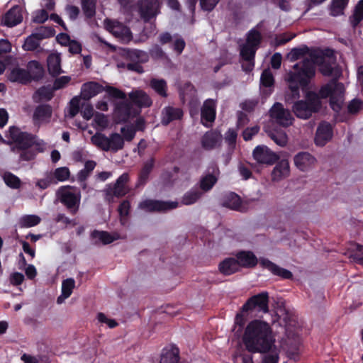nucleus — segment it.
Masks as SVG:
<instances>
[{"mask_svg": "<svg viewBox=\"0 0 363 363\" xmlns=\"http://www.w3.org/2000/svg\"><path fill=\"white\" fill-rule=\"evenodd\" d=\"M262 40V36L261 33L255 28H252L247 33L245 44L258 49Z\"/></svg>", "mask_w": 363, "mask_h": 363, "instance_id": "41", "label": "nucleus"}, {"mask_svg": "<svg viewBox=\"0 0 363 363\" xmlns=\"http://www.w3.org/2000/svg\"><path fill=\"white\" fill-rule=\"evenodd\" d=\"M150 86L160 96L167 97V84L164 79H152Z\"/></svg>", "mask_w": 363, "mask_h": 363, "instance_id": "40", "label": "nucleus"}, {"mask_svg": "<svg viewBox=\"0 0 363 363\" xmlns=\"http://www.w3.org/2000/svg\"><path fill=\"white\" fill-rule=\"evenodd\" d=\"M52 115V108L50 104H40L37 106L33 114V121L35 124L49 122Z\"/></svg>", "mask_w": 363, "mask_h": 363, "instance_id": "24", "label": "nucleus"}, {"mask_svg": "<svg viewBox=\"0 0 363 363\" xmlns=\"http://www.w3.org/2000/svg\"><path fill=\"white\" fill-rule=\"evenodd\" d=\"M70 172L68 167H62L55 169L54 177L59 182H64L69 179Z\"/></svg>", "mask_w": 363, "mask_h": 363, "instance_id": "57", "label": "nucleus"}, {"mask_svg": "<svg viewBox=\"0 0 363 363\" xmlns=\"http://www.w3.org/2000/svg\"><path fill=\"white\" fill-rule=\"evenodd\" d=\"M257 49L250 46L247 44H244L240 48V56L243 60L248 62L249 65L247 69H245V71H250L254 67V60L256 55Z\"/></svg>", "mask_w": 363, "mask_h": 363, "instance_id": "35", "label": "nucleus"}, {"mask_svg": "<svg viewBox=\"0 0 363 363\" xmlns=\"http://www.w3.org/2000/svg\"><path fill=\"white\" fill-rule=\"evenodd\" d=\"M270 138L279 146L284 147L288 142V136L284 131L271 132Z\"/></svg>", "mask_w": 363, "mask_h": 363, "instance_id": "52", "label": "nucleus"}, {"mask_svg": "<svg viewBox=\"0 0 363 363\" xmlns=\"http://www.w3.org/2000/svg\"><path fill=\"white\" fill-rule=\"evenodd\" d=\"M40 41L33 33L26 39L23 48L26 51H34L40 47Z\"/></svg>", "mask_w": 363, "mask_h": 363, "instance_id": "51", "label": "nucleus"}, {"mask_svg": "<svg viewBox=\"0 0 363 363\" xmlns=\"http://www.w3.org/2000/svg\"><path fill=\"white\" fill-rule=\"evenodd\" d=\"M253 157L259 164H273L279 160V156L266 146H257L253 150Z\"/></svg>", "mask_w": 363, "mask_h": 363, "instance_id": "15", "label": "nucleus"}, {"mask_svg": "<svg viewBox=\"0 0 363 363\" xmlns=\"http://www.w3.org/2000/svg\"><path fill=\"white\" fill-rule=\"evenodd\" d=\"M219 272L225 275H232L240 270L235 257H228L224 259L218 264Z\"/></svg>", "mask_w": 363, "mask_h": 363, "instance_id": "30", "label": "nucleus"}, {"mask_svg": "<svg viewBox=\"0 0 363 363\" xmlns=\"http://www.w3.org/2000/svg\"><path fill=\"white\" fill-rule=\"evenodd\" d=\"M345 86L342 83L333 79L330 82L323 86L318 93H316L321 99L330 97V106L335 111H339L344 100Z\"/></svg>", "mask_w": 363, "mask_h": 363, "instance_id": "5", "label": "nucleus"}, {"mask_svg": "<svg viewBox=\"0 0 363 363\" xmlns=\"http://www.w3.org/2000/svg\"><path fill=\"white\" fill-rule=\"evenodd\" d=\"M160 4L158 0H140L139 13L145 22H149L159 13Z\"/></svg>", "mask_w": 363, "mask_h": 363, "instance_id": "12", "label": "nucleus"}, {"mask_svg": "<svg viewBox=\"0 0 363 363\" xmlns=\"http://www.w3.org/2000/svg\"><path fill=\"white\" fill-rule=\"evenodd\" d=\"M106 27L108 30L118 38H125L130 35V29L117 21L106 20Z\"/></svg>", "mask_w": 363, "mask_h": 363, "instance_id": "27", "label": "nucleus"}, {"mask_svg": "<svg viewBox=\"0 0 363 363\" xmlns=\"http://www.w3.org/2000/svg\"><path fill=\"white\" fill-rule=\"evenodd\" d=\"M3 179L5 184L11 189H17L21 186V179L11 172H5L3 175Z\"/></svg>", "mask_w": 363, "mask_h": 363, "instance_id": "48", "label": "nucleus"}, {"mask_svg": "<svg viewBox=\"0 0 363 363\" xmlns=\"http://www.w3.org/2000/svg\"><path fill=\"white\" fill-rule=\"evenodd\" d=\"M155 164V159L150 158L145 162L140 171L137 186L145 185L152 172Z\"/></svg>", "mask_w": 363, "mask_h": 363, "instance_id": "37", "label": "nucleus"}, {"mask_svg": "<svg viewBox=\"0 0 363 363\" xmlns=\"http://www.w3.org/2000/svg\"><path fill=\"white\" fill-rule=\"evenodd\" d=\"M322 103L318 95L314 91H309L304 99L298 100L294 104L292 111L297 118L306 120L313 113L319 112Z\"/></svg>", "mask_w": 363, "mask_h": 363, "instance_id": "4", "label": "nucleus"}, {"mask_svg": "<svg viewBox=\"0 0 363 363\" xmlns=\"http://www.w3.org/2000/svg\"><path fill=\"white\" fill-rule=\"evenodd\" d=\"M363 20V0H359L354 7L352 15L350 17V22L353 28H355Z\"/></svg>", "mask_w": 363, "mask_h": 363, "instance_id": "42", "label": "nucleus"}, {"mask_svg": "<svg viewBox=\"0 0 363 363\" xmlns=\"http://www.w3.org/2000/svg\"><path fill=\"white\" fill-rule=\"evenodd\" d=\"M125 56L131 62H146L149 59L147 52L136 49H128L125 50Z\"/></svg>", "mask_w": 363, "mask_h": 363, "instance_id": "39", "label": "nucleus"}, {"mask_svg": "<svg viewBox=\"0 0 363 363\" xmlns=\"http://www.w3.org/2000/svg\"><path fill=\"white\" fill-rule=\"evenodd\" d=\"M295 37V34L282 33L274 38L275 46L279 47L291 41Z\"/></svg>", "mask_w": 363, "mask_h": 363, "instance_id": "60", "label": "nucleus"}, {"mask_svg": "<svg viewBox=\"0 0 363 363\" xmlns=\"http://www.w3.org/2000/svg\"><path fill=\"white\" fill-rule=\"evenodd\" d=\"M8 79L11 82L27 84L31 82V75L25 69L14 67L8 74Z\"/></svg>", "mask_w": 363, "mask_h": 363, "instance_id": "28", "label": "nucleus"}, {"mask_svg": "<svg viewBox=\"0 0 363 363\" xmlns=\"http://www.w3.org/2000/svg\"><path fill=\"white\" fill-rule=\"evenodd\" d=\"M349 0H333L331 3V14L337 16L342 13L343 10L347 6Z\"/></svg>", "mask_w": 363, "mask_h": 363, "instance_id": "53", "label": "nucleus"}, {"mask_svg": "<svg viewBox=\"0 0 363 363\" xmlns=\"http://www.w3.org/2000/svg\"><path fill=\"white\" fill-rule=\"evenodd\" d=\"M47 64L48 72L52 77H55L62 72L60 54L52 53L49 55L47 59Z\"/></svg>", "mask_w": 363, "mask_h": 363, "instance_id": "31", "label": "nucleus"}, {"mask_svg": "<svg viewBox=\"0 0 363 363\" xmlns=\"http://www.w3.org/2000/svg\"><path fill=\"white\" fill-rule=\"evenodd\" d=\"M269 116L273 122L284 128L289 127L294 121L291 111L279 102H275L270 108Z\"/></svg>", "mask_w": 363, "mask_h": 363, "instance_id": "8", "label": "nucleus"}, {"mask_svg": "<svg viewBox=\"0 0 363 363\" xmlns=\"http://www.w3.org/2000/svg\"><path fill=\"white\" fill-rule=\"evenodd\" d=\"M57 196L70 214H77L81 201V194L78 189L71 186H61L57 191Z\"/></svg>", "mask_w": 363, "mask_h": 363, "instance_id": "6", "label": "nucleus"}, {"mask_svg": "<svg viewBox=\"0 0 363 363\" xmlns=\"http://www.w3.org/2000/svg\"><path fill=\"white\" fill-rule=\"evenodd\" d=\"M313 50H310L307 45H303L301 48H294L289 53L290 60L291 61H296L306 55L310 56V53H311Z\"/></svg>", "mask_w": 363, "mask_h": 363, "instance_id": "50", "label": "nucleus"}, {"mask_svg": "<svg viewBox=\"0 0 363 363\" xmlns=\"http://www.w3.org/2000/svg\"><path fill=\"white\" fill-rule=\"evenodd\" d=\"M41 221L40 218L36 215H25L20 218L18 225L21 228H31L38 225Z\"/></svg>", "mask_w": 363, "mask_h": 363, "instance_id": "44", "label": "nucleus"}, {"mask_svg": "<svg viewBox=\"0 0 363 363\" xmlns=\"http://www.w3.org/2000/svg\"><path fill=\"white\" fill-rule=\"evenodd\" d=\"M180 362L179 349L172 345L169 349L164 348L160 363H179Z\"/></svg>", "mask_w": 363, "mask_h": 363, "instance_id": "34", "label": "nucleus"}, {"mask_svg": "<svg viewBox=\"0 0 363 363\" xmlns=\"http://www.w3.org/2000/svg\"><path fill=\"white\" fill-rule=\"evenodd\" d=\"M203 192L197 188H192L186 191L182 196L181 203L185 206L196 203L201 197Z\"/></svg>", "mask_w": 363, "mask_h": 363, "instance_id": "38", "label": "nucleus"}, {"mask_svg": "<svg viewBox=\"0 0 363 363\" xmlns=\"http://www.w3.org/2000/svg\"><path fill=\"white\" fill-rule=\"evenodd\" d=\"M31 75V81H39L44 77L45 70L42 65L37 60H31L27 65V69Z\"/></svg>", "mask_w": 363, "mask_h": 363, "instance_id": "36", "label": "nucleus"}, {"mask_svg": "<svg viewBox=\"0 0 363 363\" xmlns=\"http://www.w3.org/2000/svg\"><path fill=\"white\" fill-rule=\"evenodd\" d=\"M259 131V127L258 125H255L251 128H247L242 132V138L245 141H248L252 140L253 136L257 135Z\"/></svg>", "mask_w": 363, "mask_h": 363, "instance_id": "63", "label": "nucleus"}, {"mask_svg": "<svg viewBox=\"0 0 363 363\" xmlns=\"http://www.w3.org/2000/svg\"><path fill=\"white\" fill-rule=\"evenodd\" d=\"M104 86L96 82H88L82 86L81 96L84 100L88 101L92 97L104 91Z\"/></svg>", "mask_w": 363, "mask_h": 363, "instance_id": "25", "label": "nucleus"}, {"mask_svg": "<svg viewBox=\"0 0 363 363\" xmlns=\"http://www.w3.org/2000/svg\"><path fill=\"white\" fill-rule=\"evenodd\" d=\"M261 94L263 98L269 97L274 91V78L269 69H264L260 77Z\"/></svg>", "mask_w": 363, "mask_h": 363, "instance_id": "21", "label": "nucleus"}, {"mask_svg": "<svg viewBox=\"0 0 363 363\" xmlns=\"http://www.w3.org/2000/svg\"><path fill=\"white\" fill-rule=\"evenodd\" d=\"M217 181L218 178L214 175L206 174L201 177L199 182V187L204 192L208 191L213 187Z\"/></svg>", "mask_w": 363, "mask_h": 363, "instance_id": "45", "label": "nucleus"}, {"mask_svg": "<svg viewBox=\"0 0 363 363\" xmlns=\"http://www.w3.org/2000/svg\"><path fill=\"white\" fill-rule=\"evenodd\" d=\"M130 208V201L128 200L123 201L118 206V211L121 217V223L125 225L127 216L129 215Z\"/></svg>", "mask_w": 363, "mask_h": 363, "instance_id": "56", "label": "nucleus"}, {"mask_svg": "<svg viewBox=\"0 0 363 363\" xmlns=\"http://www.w3.org/2000/svg\"><path fill=\"white\" fill-rule=\"evenodd\" d=\"M104 91L106 92L110 99H126V94L123 91L110 85L104 86Z\"/></svg>", "mask_w": 363, "mask_h": 363, "instance_id": "47", "label": "nucleus"}, {"mask_svg": "<svg viewBox=\"0 0 363 363\" xmlns=\"http://www.w3.org/2000/svg\"><path fill=\"white\" fill-rule=\"evenodd\" d=\"M350 257L355 263L363 265V245L357 244L355 250L352 252Z\"/></svg>", "mask_w": 363, "mask_h": 363, "instance_id": "58", "label": "nucleus"}, {"mask_svg": "<svg viewBox=\"0 0 363 363\" xmlns=\"http://www.w3.org/2000/svg\"><path fill=\"white\" fill-rule=\"evenodd\" d=\"M129 181V175L128 173L122 174L113 184L108 185L106 189V194L111 197H122L129 191L127 184Z\"/></svg>", "mask_w": 363, "mask_h": 363, "instance_id": "11", "label": "nucleus"}, {"mask_svg": "<svg viewBox=\"0 0 363 363\" xmlns=\"http://www.w3.org/2000/svg\"><path fill=\"white\" fill-rule=\"evenodd\" d=\"M294 162L299 170L306 172L313 167L316 159L308 152H299L294 156Z\"/></svg>", "mask_w": 363, "mask_h": 363, "instance_id": "19", "label": "nucleus"}, {"mask_svg": "<svg viewBox=\"0 0 363 363\" xmlns=\"http://www.w3.org/2000/svg\"><path fill=\"white\" fill-rule=\"evenodd\" d=\"M55 89L50 85L43 86L35 91V94L40 97V100L50 101L54 96Z\"/></svg>", "mask_w": 363, "mask_h": 363, "instance_id": "49", "label": "nucleus"}, {"mask_svg": "<svg viewBox=\"0 0 363 363\" xmlns=\"http://www.w3.org/2000/svg\"><path fill=\"white\" fill-rule=\"evenodd\" d=\"M71 80V77L69 76H62L57 78L54 81L53 89L55 91L64 88Z\"/></svg>", "mask_w": 363, "mask_h": 363, "instance_id": "62", "label": "nucleus"}, {"mask_svg": "<svg viewBox=\"0 0 363 363\" xmlns=\"http://www.w3.org/2000/svg\"><path fill=\"white\" fill-rule=\"evenodd\" d=\"M69 105V115L71 118H74L79 112V99L77 96L72 98Z\"/></svg>", "mask_w": 363, "mask_h": 363, "instance_id": "61", "label": "nucleus"}, {"mask_svg": "<svg viewBox=\"0 0 363 363\" xmlns=\"http://www.w3.org/2000/svg\"><path fill=\"white\" fill-rule=\"evenodd\" d=\"M216 116V101L212 99H208L204 101L201 108V119L202 124L206 127H210L211 125H208L207 123H212L214 122Z\"/></svg>", "mask_w": 363, "mask_h": 363, "instance_id": "16", "label": "nucleus"}, {"mask_svg": "<svg viewBox=\"0 0 363 363\" xmlns=\"http://www.w3.org/2000/svg\"><path fill=\"white\" fill-rule=\"evenodd\" d=\"M259 311L267 313L269 311V294L267 291H262L258 294L251 296L242 305V312L252 311L254 309Z\"/></svg>", "mask_w": 363, "mask_h": 363, "instance_id": "9", "label": "nucleus"}, {"mask_svg": "<svg viewBox=\"0 0 363 363\" xmlns=\"http://www.w3.org/2000/svg\"><path fill=\"white\" fill-rule=\"evenodd\" d=\"M96 163L94 160H88L84 164V167L80 170L77 174L78 179L80 182H84L87 179L90 174L94 169Z\"/></svg>", "mask_w": 363, "mask_h": 363, "instance_id": "46", "label": "nucleus"}, {"mask_svg": "<svg viewBox=\"0 0 363 363\" xmlns=\"http://www.w3.org/2000/svg\"><path fill=\"white\" fill-rule=\"evenodd\" d=\"M235 259L240 268L253 269L259 264L258 259L253 252L250 250H240L235 254Z\"/></svg>", "mask_w": 363, "mask_h": 363, "instance_id": "17", "label": "nucleus"}, {"mask_svg": "<svg viewBox=\"0 0 363 363\" xmlns=\"http://www.w3.org/2000/svg\"><path fill=\"white\" fill-rule=\"evenodd\" d=\"M220 0H200L201 9L206 11H211L214 9Z\"/></svg>", "mask_w": 363, "mask_h": 363, "instance_id": "64", "label": "nucleus"}, {"mask_svg": "<svg viewBox=\"0 0 363 363\" xmlns=\"http://www.w3.org/2000/svg\"><path fill=\"white\" fill-rule=\"evenodd\" d=\"M97 0H81L82 9L86 18H92L96 15Z\"/></svg>", "mask_w": 363, "mask_h": 363, "instance_id": "43", "label": "nucleus"}, {"mask_svg": "<svg viewBox=\"0 0 363 363\" xmlns=\"http://www.w3.org/2000/svg\"><path fill=\"white\" fill-rule=\"evenodd\" d=\"M92 143L99 149L108 152H117L123 149L124 139L117 133L110 134L108 137L100 133H96L91 137Z\"/></svg>", "mask_w": 363, "mask_h": 363, "instance_id": "7", "label": "nucleus"}, {"mask_svg": "<svg viewBox=\"0 0 363 363\" xmlns=\"http://www.w3.org/2000/svg\"><path fill=\"white\" fill-rule=\"evenodd\" d=\"M91 238L93 240L99 239V242L95 241L94 243L96 245L99 244V242H101L103 245H108L111 244L115 240H118L120 236L117 233L111 234L107 231L94 230L91 233Z\"/></svg>", "mask_w": 363, "mask_h": 363, "instance_id": "32", "label": "nucleus"}, {"mask_svg": "<svg viewBox=\"0 0 363 363\" xmlns=\"http://www.w3.org/2000/svg\"><path fill=\"white\" fill-rule=\"evenodd\" d=\"M3 24L7 27H13L23 21L21 8L20 6L11 7L3 17Z\"/></svg>", "mask_w": 363, "mask_h": 363, "instance_id": "23", "label": "nucleus"}, {"mask_svg": "<svg viewBox=\"0 0 363 363\" xmlns=\"http://www.w3.org/2000/svg\"><path fill=\"white\" fill-rule=\"evenodd\" d=\"M74 286L75 281L72 278L67 279L62 281V296L64 298H67L70 296Z\"/></svg>", "mask_w": 363, "mask_h": 363, "instance_id": "54", "label": "nucleus"}, {"mask_svg": "<svg viewBox=\"0 0 363 363\" xmlns=\"http://www.w3.org/2000/svg\"><path fill=\"white\" fill-rule=\"evenodd\" d=\"M38 40L49 38L53 37L55 34V30L52 27L40 26L35 32Z\"/></svg>", "mask_w": 363, "mask_h": 363, "instance_id": "55", "label": "nucleus"}, {"mask_svg": "<svg viewBox=\"0 0 363 363\" xmlns=\"http://www.w3.org/2000/svg\"><path fill=\"white\" fill-rule=\"evenodd\" d=\"M223 206L234 211H245L240 196L235 192H230L225 196Z\"/></svg>", "mask_w": 363, "mask_h": 363, "instance_id": "29", "label": "nucleus"}, {"mask_svg": "<svg viewBox=\"0 0 363 363\" xmlns=\"http://www.w3.org/2000/svg\"><path fill=\"white\" fill-rule=\"evenodd\" d=\"M333 136V128L332 125L326 121H322L318 125L314 138L315 144L317 146L325 145Z\"/></svg>", "mask_w": 363, "mask_h": 363, "instance_id": "13", "label": "nucleus"}, {"mask_svg": "<svg viewBox=\"0 0 363 363\" xmlns=\"http://www.w3.org/2000/svg\"><path fill=\"white\" fill-rule=\"evenodd\" d=\"M115 113L120 121H126L130 117L139 115L140 111L134 108L131 102L125 99L116 104Z\"/></svg>", "mask_w": 363, "mask_h": 363, "instance_id": "14", "label": "nucleus"}, {"mask_svg": "<svg viewBox=\"0 0 363 363\" xmlns=\"http://www.w3.org/2000/svg\"><path fill=\"white\" fill-rule=\"evenodd\" d=\"M290 172L289 163L286 160L279 161L272 172L273 181H279L289 176Z\"/></svg>", "mask_w": 363, "mask_h": 363, "instance_id": "33", "label": "nucleus"}, {"mask_svg": "<svg viewBox=\"0 0 363 363\" xmlns=\"http://www.w3.org/2000/svg\"><path fill=\"white\" fill-rule=\"evenodd\" d=\"M222 136L215 130L207 131L201 138V145L206 150H211L220 143Z\"/></svg>", "mask_w": 363, "mask_h": 363, "instance_id": "26", "label": "nucleus"}, {"mask_svg": "<svg viewBox=\"0 0 363 363\" xmlns=\"http://www.w3.org/2000/svg\"><path fill=\"white\" fill-rule=\"evenodd\" d=\"M7 137L11 140V143L14 144L11 150L21 151L19 160L21 161H31L35 158L38 152L43 151L35 135L23 132L16 126L9 128Z\"/></svg>", "mask_w": 363, "mask_h": 363, "instance_id": "3", "label": "nucleus"}, {"mask_svg": "<svg viewBox=\"0 0 363 363\" xmlns=\"http://www.w3.org/2000/svg\"><path fill=\"white\" fill-rule=\"evenodd\" d=\"M363 108V103L358 99H352L347 106L348 112L351 114H356Z\"/></svg>", "mask_w": 363, "mask_h": 363, "instance_id": "59", "label": "nucleus"}, {"mask_svg": "<svg viewBox=\"0 0 363 363\" xmlns=\"http://www.w3.org/2000/svg\"><path fill=\"white\" fill-rule=\"evenodd\" d=\"M335 57L333 51L328 50H313L310 53V58L305 57L293 66L294 71H289L286 77L289 83L293 99L300 97V88H306L315 75V66L319 67L320 72L324 76H331Z\"/></svg>", "mask_w": 363, "mask_h": 363, "instance_id": "1", "label": "nucleus"}, {"mask_svg": "<svg viewBox=\"0 0 363 363\" xmlns=\"http://www.w3.org/2000/svg\"><path fill=\"white\" fill-rule=\"evenodd\" d=\"M129 100L133 106L140 109L143 107H150L152 104L150 97L143 90H134L128 94Z\"/></svg>", "mask_w": 363, "mask_h": 363, "instance_id": "22", "label": "nucleus"}, {"mask_svg": "<svg viewBox=\"0 0 363 363\" xmlns=\"http://www.w3.org/2000/svg\"><path fill=\"white\" fill-rule=\"evenodd\" d=\"M184 112L181 108L168 106L162 111L161 123L163 125H168L174 121L181 120Z\"/></svg>", "mask_w": 363, "mask_h": 363, "instance_id": "20", "label": "nucleus"}, {"mask_svg": "<svg viewBox=\"0 0 363 363\" xmlns=\"http://www.w3.org/2000/svg\"><path fill=\"white\" fill-rule=\"evenodd\" d=\"M177 201H164L146 199L140 203L139 207L147 212H166L177 208Z\"/></svg>", "mask_w": 363, "mask_h": 363, "instance_id": "10", "label": "nucleus"}, {"mask_svg": "<svg viewBox=\"0 0 363 363\" xmlns=\"http://www.w3.org/2000/svg\"><path fill=\"white\" fill-rule=\"evenodd\" d=\"M242 340L246 350L252 354L267 353L276 349L271 326L260 320H253L247 325Z\"/></svg>", "mask_w": 363, "mask_h": 363, "instance_id": "2", "label": "nucleus"}, {"mask_svg": "<svg viewBox=\"0 0 363 363\" xmlns=\"http://www.w3.org/2000/svg\"><path fill=\"white\" fill-rule=\"evenodd\" d=\"M261 267L268 269L272 274L278 276L283 279H291L293 274L289 270L282 268L265 257H259Z\"/></svg>", "mask_w": 363, "mask_h": 363, "instance_id": "18", "label": "nucleus"}]
</instances>
